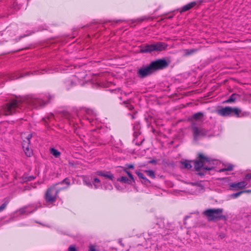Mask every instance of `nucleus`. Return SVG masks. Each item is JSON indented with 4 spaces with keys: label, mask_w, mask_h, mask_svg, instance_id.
<instances>
[{
    "label": "nucleus",
    "mask_w": 251,
    "mask_h": 251,
    "mask_svg": "<svg viewBox=\"0 0 251 251\" xmlns=\"http://www.w3.org/2000/svg\"><path fill=\"white\" fill-rule=\"evenodd\" d=\"M28 209H30V207H26L25 208H23L20 210V211H21L22 213H25L26 214H28V213H30L31 212H32L35 210V209H34L31 211H29L28 210Z\"/></svg>",
    "instance_id": "nucleus-25"
},
{
    "label": "nucleus",
    "mask_w": 251,
    "mask_h": 251,
    "mask_svg": "<svg viewBox=\"0 0 251 251\" xmlns=\"http://www.w3.org/2000/svg\"><path fill=\"white\" fill-rule=\"evenodd\" d=\"M153 46L154 49V51H161L167 48V45L165 43L159 42L153 44Z\"/></svg>",
    "instance_id": "nucleus-13"
},
{
    "label": "nucleus",
    "mask_w": 251,
    "mask_h": 251,
    "mask_svg": "<svg viewBox=\"0 0 251 251\" xmlns=\"http://www.w3.org/2000/svg\"><path fill=\"white\" fill-rule=\"evenodd\" d=\"M199 159L194 162V168L197 171L203 168L204 170L209 171L215 168V165H217L219 161L216 159H212L210 157L204 156L202 154H199Z\"/></svg>",
    "instance_id": "nucleus-2"
},
{
    "label": "nucleus",
    "mask_w": 251,
    "mask_h": 251,
    "mask_svg": "<svg viewBox=\"0 0 251 251\" xmlns=\"http://www.w3.org/2000/svg\"><path fill=\"white\" fill-rule=\"evenodd\" d=\"M87 113L88 114H92L94 115L95 116H96V114H95V113H94V112H93L92 110H88L87 111Z\"/></svg>",
    "instance_id": "nucleus-37"
},
{
    "label": "nucleus",
    "mask_w": 251,
    "mask_h": 251,
    "mask_svg": "<svg viewBox=\"0 0 251 251\" xmlns=\"http://www.w3.org/2000/svg\"><path fill=\"white\" fill-rule=\"evenodd\" d=\"M229 185L230 190H234L250 186V185H248V182L247 181H242L238 182H231L229 184Z\"/></svg>",
    "instance_id": "nucleus-9"
},
{
    "label": "nucleus",
    "mask_w": 251,
    "mask_h": 251,
    "mask_svg": "<svg viewBox=\"0 0 251 251\" xmlns=\"http://www.w3.org/2000/svg\"><path fill=\"white\" fill-rule=\"evenodd\" d=\"M60 184L65 183L68 186H69L70 185V179L68 178H65L62 181L60 182Z\"/></svg>",
    "instance_id": "nucleus-30"
},
{
    "label": "nucleus",
    "mask_w": 251,
    "mask_h": 251,
    "mask_svg": "<svg viewBox=\"0 0 251 251\" xmlns=\"http://www.w3.org/2000/svg\"><path fill=\"white\" fill-rule=\"evenodd\" d=\"M43 71H45V72H48V71H46V70H43L41 71L40 72H39L38 73V74H44V72H43Z\"/></svg>",
    "instance_id": "nucleus-40"
},
{
    "label": "nucleus",
    "mask_w": 251,
    "mask_h": 251,
    "mask_svg": "<svg viewBox=\"0 0 251 251\" xmlns=\"http://www.w3.org/2000/svg\"><path fill=\"white\" fill-rule=\"evenodd\" d=\"M103 180H104V179H103L100 180L97 178H94V181H93V184L95 186V188L96 189L99 188L101 186L100 181H103Z\"/></svg>",
    "instance_id": "nucleus-20"
},
{
    "label": "nucleus",
    "mask_w": 251,
    "mask_h": 251,
    "mask_svg": "<svg viewBox=\"0 0 251 251\" xmlns=\"http://www.w3.org/2000/svg\"><path fill=\"white\" fill-rule=\"evenodd\" d=\"M243 193H244V191H240L235 193H233L230 195V197L233 199L237 198V197L240 196L241 194H242Z\"/></svg>",
    "instance_id": "nucleus-27"
},
{
    "label": "nucleus",
    "mask_w": 251,
    "mask_h": 251,
    "mask_svg": "<svg viewBox=\"0 0 251 251\" xmlns=\"http://www.w3.org/2000/svg\"><path fill=\"white\" fill-rule=\"evenodd\" d=\"M78 83H79L78 76L75 75L73 76L71 79L66 80L65 82L68 89H69L70 87L73 86Z\"/></svg>",
    "instance_id": "nucleus-12"
},
{
    "label": "nucleus",
    "mask_w": 251,
    "mask_h": 251,
    "mask_svg": "<svg viewBox=\"0 0 251 251\" xmlns=\"http://www.w3.org/2000/svg\"><path fill=\"white\" fill-rule=\"evenodd\" d=\"M197 51V49H187L184 50L185 55L187 56L194 53Z\"/></svg>",
    "instance_id": "nucleus-24"
},
{
    "label": "nucleus",
    "mask_w": 251,
    "mask_h": 251,
    "mask_svg": "<svg viewBox=\"0 0 251 251\" xmlns=\"http://www.w3.org/2000/svg\"><path fill=\"white\" fill-rule=\"evenodd\" d=\"M68 251H76V249L74 246H71L69 249Z\"/></svg>",
    "instance_id": "nucleus-35"
},
{
    "label": "nucleus",
    "mask_w": 251,
    "mask_h": 251,
    "mask_svg": "<svg viewBox=\"0 0 251 251\" xmlns=\"http://www.w3.org/2000/svg\"><path fill=\"white\" fill-rule=\"evenodd\" d=\"M83 182L87 186H88V187H92V183L90 182V181H87V180L86 179V178H84L83 179Z\"/></svg>",
    "instance_id": "nucleus-32"
},
{
    "label": "nucleus",
    "mask_w": 251,
    "mask_h": 251,
    "mask_svg": "<svg viewBox=\"0 0 251 251\" xmlns=\"http://www.w3.org/2000/svg\"><path fill=\"white\" fill-rule=\"evenodd\" d=\"M192 131L195 140L207 135L208 130L202 128L200 125H197L196 122L192 124Z\"/></svg>",
    "instance_id": "nucleus-6"
},
{
    "label": "nucleus",
    "mask_w": 251,
    "mask_h": 251,
    "mask_svg": "<svg viewBox=\"0 0 251 251\" xmlns=\"http://www.w3.org/2000/svg\"><path fill=\"white\" fill-rule=\"evenodd\" d=\"M104 185L105 189L107 190H111L112 189V185L111 183H108L107 182H104Z\"/></svg>",
    "instance_id": "nucleus-28"
},
{
    "label": "nucleus",
    "mask_w": 251,
    "mask_h": 251,
    "mask_svg": "<svg viewBox=\"0 0 251 251\" xmlns=\"http://www.w3.org/2000/svg\"><path fill=\"white\" fill-rule=\"evenodd\" d=\"M190 216H186L184 218V224L185 225H186H186H187V223H186V220H187V219H188V218H190Z\"/></svg>",
    "instance_id": "nucleus-38"
},
{
    "label": "nucleus",
    "mask_w": 251,
    "mask_h": 251,
    "mask_svg": "<svg viewBox=\"0 0 251 251\" xmlns=\"http://www.w3.org/2000/svg\"><path fill=\"white\" fill-rule=\"evenodd\" d=\"M147 175L151 178H155V175L154 173V172L152 170H145L144 171Z\"/></svg>",
    "instance_id": "nucleus-23"
},
{
    "label": "nucleus",
    "mask_w": 251,
    "mask_h": 251,
    "mask_svg": "<svg viewBox=\"0 0 251 251\" xmlns=\"http://www.w3.org/2000/svg\"><path fill=\"white\" fill-rule=\"evenodd\" d=\"M136 174L140 178L143 180L144 183L150 182V180L147 179L142 173L140 172H136Z\"/></svg>",
    "instance_id": "nucleus-22"
},
{
    "label": "nucleus",
    "mask_w": 251,
    "mask_h": 251,
    "mask_svg": "<svg viewBox=\"0 0 251 251\" xmlns=\"http://www.w3.org/2000/svg\"><path fill=\"white\" fill-rule=\"evenodd\" d=\"M126 166H127V168L129 169H133L134 168L133 165L131 164H127Z\"/></svg>",
    "instance_id": "nucleus-39"
},
{
    "label": "nucleus",
    "mask_w": 251,
    "mask_h": 251,
    "mask_svg": "<svg viewBox=\"0 0 251 251\" xmlns=\"http://www.w3.org/2000/svg\"><path fill=\"white\" fill-rule=\"evenodd\" d=\"M244 179L245 180L244 181H248V185H249V182L250 181V180L251 179V173L247 174L245 176Z\"/></svg>",
    "instance_id": "nucleus-29"
},
{
    "label": "nucleus",
    "mask_w": 251,
    "mask_h": 251,
    "mask_svg": "<svg viewBox=\"0 0 251 251\" xmlns=\"http://www.w3.org/2000/svg\"><path fill=\"white\" fill-rule=\"evenodd\" d=\"M89 251H97L96 246L93 245H90Z\"/></svg>",
    "instance_id": "nucleus-34"
},
{
    "label": "nucleus",
    "mask_w": 251,
    "mask_h": 251,
    "mask_svg": "<svg viewBox=\"0 0 251 251\" xmlns=\"http://www.w3.org/2000/svg\"><path fill=\"white\" fill-rule=\"evenodd\" d=\"M59 190L56 189L54 186L49 188L45 195V199L48 202H54L56 201L57 195Z\"/></svg>",
    "instance_id": "nucleus-7"
},
{
    "label": "nucleus",
    "mask_w": 251,
    "mask_h": 251,
    "mask_svg": "<svg viewBox=\"0 0 251 251\" xmlns=\"http://www.w3.org/2000/svg\"><path fill=\"white\" fill-rule=\"evenodd\" d=\"M236 100V97L235 95L234 94H232L229 99H228L226 101H225V102L226 103H230L232 102L235 101Z\"/></svg>",
    "instance_id": "nucleus-26"
},
{
    "label": "nucleus",
    "mask_w": 251,
    "mask_h": 251,
    "mask_svg": "<svg viewBox=\"0 0 251 251\" xmlns=\"http://www.w3.org/2000/svg\"><path fill=\"white\" fill-rule=\"evenodd\" d=\"M223 209L222 208L207 209L203 212V214L206 216L209 221H213L222 219Z\"/></svg>",
    "instance_id": "nucleus-3"
},
{
    "label": "nucleus",
    "mask_w": 251,
    "mask_h": 251,
    "mask_svg": "<svg viewBox=\"0 0 251 251\" xmlns=\"http://www.w3.org/2000/svg\"><path fill=\"white\" fill-rule=\"evenodd\" d=\"M32 136V134L29 132H24L21 134V138L23 140V148L25 155L27 157H31L33 155L32 150L29 149V145L30 142V140Z\"/></svg>",
    "instance_id": "nucleus-4"
},
{
    "label": "nucleus",
    "mask_w": 251,
    "mask_h": 251,
    "mask_svg": "<svg viewBox=\"0 0 251 251\" xmlns=\"http://www.w3.org/2000/svg\"><path fill=\"white\" fill-rule=\"evenodd\" d=\"M118 180L120 182L126 183L129 184H131L133 183L130 179L127 178L126 176H122L119 178Z\"/></svg>",
    "instance_id": "nucleus-19"
},
{
    "label": "nucleus",
    "mask_w": 251,
    "mask_h": 251,
    "mask_svg": "<svg viewBox=\"0 0 251 251\" xmlns=\"http://www.w3.org/2000/svg\"><path fill=\"white\" fill-rule=\"evenodd\" d=\"M152 74L149 65L140 68L137 72L138 75L141 78H144Z\"/></svg>",
    "instance_id": "nucleus-10"
},
{
    "label": "nucleus",
    "mask_w": 251,
    "mask_h": 251,
    "mask_svg": "<svg viewBox=\"0 0 251 251\" xmlns=\"http://www.w3.org/2000/svg\"><path fill=\"white\" fill-rule=\"evenodd\" d=\"M198 174L199 175H200V176H203V175H204V173H201V172L198 173Z\"/></svg>",
    "instance_id": "nucleus-41"
},
{
    "label": "nucleus",
    "mask_w": 251,
    "mask_h": 251,
    "mask_svg": "<svg viewBox=\"0 0 251 251\" xmlns=\"http://www.w3.org/2000/svg\"><path fill=\"white\" fill-rule=\"evenodd\" d=\"M224 168L220 169L218 172L220 173L224 172L226 171H230L233 169V166L230 164L224 165Z\"/></svg>",
    "instance_id": "nucleus-17"
},
{
    "label": "nucleus",
    "mask_w": 251,
    "mask_h": 251,
    "mask_svg": "<svg viewBox=\"0 0 251 251\" xmlns=\"http://www.w3.org/2000/svg\"><path fill=\"white\" fill-rule=\"evenodd\" d=\"M126 106L128 107V108L130 110H132L133 108H134V107L133 105L130 104H127Z\"/></svg>",
    "instance_id": "nucleus-36"
},
{
    "label": "nucleus",
    "mask_w": 251,
    "mask_h": 251,
    "mask_svg": "<svg viewBox=\"0 0 251 251\" xmlns=\"http://www.w3.org/2000/svg\"><path fill=\"white\" fill-rule=\"evenodd\" d=\"M241 111L238 108H232L229 106L222 107L217 110V113L223 117H227L234 114L237 117H239Z\"/></svg>",
    "instance_id": "nucleus-5"
},
{
    "label": "nucleus",
    "mask_w": 251,
    "mask_h": 251,
    "mask_svg": "<svg viewBox=\"0 0 251 251\" xmlns=\"http://www.w3.org/2000/svg\"><path fill=\"white\" fill-rule=\"evenodd\" d=\"M203 122V114L202 112H199L195 113L192 117V123L196 122L197 125L202 124Z\"/></svg>",
    "instance_id": "nucleus-11"
},
{
    "label": "nucleus",
    "mask_w": 251,
    "mask_h": 251,
    "mask_svg": "<svg viewBox=\"0 0 251 251\" xmlns=\"http://www.w3.org/2000/svg\"><path fill=\"white\" fill-rule=\"evenodd\" d=\"M7 205V202H5L4 203H3L0 206V212H1L2 210H3L5 208V207H6Z\"/></svg>",
    "instance_id": "nucleus-33"
},
{
    "label": "nucleus",
    "mask_w": 251,
    "mask_h": 251,
    "mask_svg": "<svg viewBox=\"0 0 251 251\" xmlns=\"http://www.w3.org/2000/svg\"><path fill=\"white\" fill-rule=\"evenodd\" d=\"M152 51H154L153 44L144 45L140 48V52L142 53L151 52Z\"/></svg>",
    "instance_id": "nucleus-14"
},
{
    "label": "nucleus",
    "mask_w": 251,
    "mask_h": 251,
    "mask_svg": "<svg viewBox=\"0 0 251 251\" xmlns=\"http://www.w3.org/2000/svg\"><path fill=\"white\" fill-rule=\"evenodd\" d=\"M181 164L182 165V168L187 169H190L192 167L191 164V161L188 160L181 161Z\"/></svg>",
    "instance_id": "nucleus-18"
},
{
    "label": "nucleus",
    "mask_w": 251,
    "mask_h": 251,
    "mask_svg": "<svg viewBox=\"0 0 251 251\" xmlns=\"http://www.w3.org/2000/svg\"><path fill=\"white\" fill-rule=\"evenodd\" d=\"M196 2L195 1H193L189 3H188L187 4L183 6L182 7V8L180 10V12L182 13L183 12L186 11L190 9L191 8H193V7H194L196 5Z\"/></svg>",
    "instance_id": "nucleus-16"
},
{
    "label": "nucleus",
    "mask_w": 251,
    "mask_h": 251,
    "mask_svg": "<svg viewBox=\"0 0 251 251\" xmlns=\"http://www.w3.org/2000/svg\"><path fill=\"white\" fill-rule=\"evenodd\" d=\"M244 192H250L251 191L250 190H246V191H243Z\"/></svg>",
    "instance_id": "nucleus-43"
},
{
    "label": "nucleus",
    "mask_w": 251,
    "mask_h": 251,
    "mask_svg": "<svg viewBox=\"0 0 251 251\" xmlns=\"http://www.w3.org/2000/svg\"><path fill=\"white\" fill-rule=\"evenodd\" d=\"M50 151L51 154H52L55 157L57 158L60 156L61 153L57 150L55 149L54 148H51Z\"/></svg>",
    "instance_id": "nucleus-21"
},
{
    "label": "nucleus",
    "mask_w": 251,
    "mask_h": 251,
    "mask_svg": "<svg viewBox=\"0 0 251 251\" xmlns=\"http://www.w3.org/2000/svg\"><path fill=\"white\" fill-rule=\"evenodd\" d=\"M46 102L41 99H37L32 97H28L20 100H13L10 103H7L0 109V114L9 115L13 114L18 108H22V107L25 105H28L33 107L37 108L39 106H44Z\"/></svg>",
    "instance_id": "nucleus-1"
},
{
    "label": "nucleus",
    "mask_w": 251,
    "mask_h": 251,
    "mask_svg": "<svg viewBox=\"0 0 251 251\" xmlns=\"http://www.w3.org/2000/svg\"><path fill=\"white\" fill-rule=\"evenodd\" d=\"M149 65L153 73L155 71L166 67L168 63L165 60L158 59L151 62Z\"/></svg>",
    "instance_id": "nucleus-8"
},
{
    "label": "nucleus",
    "mask_w": 251,
    "mask_h": 251,
    "mask_svg": "<svg viewBox=\"0 0 251 251\" xmlns=\"http://www.w3.org/2000/svg\"><path fill=\"white\" fill-rule=\"evenodd\" d=\"M96 174L99 176H102L105 179H109V180H113V175L109 172H102L98 171Z\"/></svg>",
    "instance_id": "nucleus-15"
},
{
    "label": "nucleus",
    "mask_w": 251,
    "mask_h": 251,
    "mask_svg": "<svg viewBox=\"0 0 251 251\" xmlns=\"http://www.w3.org/2000/svg\"><path fill=\"white\" fill-rule=\"evenodd\" d=\"M126 173L127 174V175H128V176H129V179L131 180V181L132 182H134V179L133 178V175L128 171H125Z\"/></svg>",
    "instance_id": "nucleus-31"
},
{
    "label": "nucleus",
    "mask_w": 251,
    "mask_h": 251,
    "mask_svg": "<svg viewBox=\"0 0 251 251\" xmlns=\"http://www.w3.org/2000/svg\"><path fill=\"white\" fill-rule=\"evenodd\" d=\"M86 118H87V119L88 120H89V122H90V123H92V121H91V118H89V117H87Z\"/></svg>",
    "instance_id": "nucleus-42"
}]
</instances>
